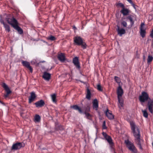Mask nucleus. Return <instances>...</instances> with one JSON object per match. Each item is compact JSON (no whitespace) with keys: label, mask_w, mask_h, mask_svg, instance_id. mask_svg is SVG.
<instances>
[{"label":"nucleus","mask_w":153,"mask_h":153,"mask_svg":"<svg viewBox=\"0 0 153 153\" xmlns=\"http://www.w3.org/2000/svg\"><path fill=\"white\" fill-rule=\"evenodd\" d=\"M22 65L29 70L31 73L33 71V69L31 66H30L29 62L26 61H22Z\"/></svg>","instance_id":"9"},{"label":"nucleus","mask_w":153,"mask_h":153,"mask_svg":"<svg viewBox=\"0 0 153 153\" xmlns=\"http://www.w3.org/2000/svg\"><path fill=\"white\" fill-rule=\"evenodd\" d=\"M103 128L104 129H106V127L105 125V122L104 121L103 122Z\"/></svg>","instance_id":"40"},{"label":"nucleus","mask_w":153,"mask_h":153,"mask_svg":"<svg viewBox=\"0 0 153 153\" xmlns=\"http://www.w3.org/2000/svg\"><path fill=\"white\" fill-rule=\"evenodd\" d=\"M153 59V57L152 56L150 55L148 56L147 59V62L148 63H150L152 61Z\"/></svg>","instance_id":"29"},{"label":"nucleus","mask_w":153,"mask_h":153,"mask_svg":"<svg viewBox=\"0 0 153 153\" xmlns=\"http://www.w3.org/2000/svg\"><path fill=\"white\" fill-rule=\"evenodd\" d=\"M117 98H122V96L123 94V90L121 86L119 85L117 90Z\"/></svg>","instance_id":"10"},{"label":"nucleus","mask_w":153,"mask_h":153,"mask_svg":"<svg viewBox=\"0 0 153 153\" xmlns=\"http://www.w3.org/2000/svg\"><path fill=\"white\" fill-rule=\"evenodd\" d=\"M102 134L110 146L112 147L114 145V143L111 137L108 135L106 133L104 132H102Z\"/></svg>","instance_id":"7"},{"label":"nucleus","mask_w":153,"mask_h":153,"mask_svg":"<svg viewBox=\"0 0 153 153\" xmlns=\"http://www.w3.org/2000/svg\"><path fill=\"white\" fill-rule=\"evenodd\" d=\"M51 98L52 101L54 102H56V96L55 94H53L51 95Z\"/></svg>","instance_id":"26"},{"label":"nucleus","mask_w":153,"mask_h":153,"mask_svg":"<svg viewBox=\"0 0 153 153\" xmlns=\"http://www.w3.org/2000/svg\"><path fill=\"white\" fill-rule=\"evenodd\" d=\"M139 100L140 101L142 102H144L149 100L148 102V106L149 111L152 114L153 113V101L149 98L148 94L145 92H142L141 95L139 97Z\"/></svg>","instance_id":"2"},{"label":"nucleus","mask_w":153,"mask_h":153,"mask_svg":"<svg viewBox=\"0 0 153 153\" xmlns=\"http://www.w3.org/2000/svg\"><path fill=\"white\" fill-rule=\"evenodd\" d=\"M126 0L127 1V0Z\"/></svg>","instance_id":"46"},{"label":"nucleus","mask_w":153,"mask_h":153,"mask_svg":"<svg viewBox=\"0 0 153 153\" xmlns=\"http://www.w3.org/2000/svg\"><path fill=\"white\" fill-rule=\"evenodd\" d=\"M143 60L144 61L145 59V57L144 55L143 56Z\"/></svg>","instance_id":"43"},{"label":"nucleus","mask_w":153,"mask_h":153,"mask_svg":"<svg viewBox=\"0 0 153 153\" xmlns=\"http://www.w3.org/2000/svg\"><path fill=\"white\" fill-rule=\"evenodd\" d=\"M58 59L61 62H64L65 60V56L64 54L61 53L58 55Z\"/></svg>","instance_id":"17"},{"label":"nucleus","mask_w":153,"mask_h":153,"mask_svg":"<svg viewBox=\"0 0 153 153\" xmlns=\"http://www.w3.org/2000/svg\"><path fill=\"white\" fill-rule=\"evenodd\" d=\"M127 1L131 4L135 9H136L135 5L133 3L131 0H127Z\"/></svg>","instance_id":"32"},{"label":"nucleus","mask_w":153,"mask_h":153,"mask_svg":"<svg viewBox=\"0 0 153 153\" xmlns=\"http://www.w3.org/2000/svg\"><path fill=\"white\" fill-rule=\"evenodd\" d=\"M121 12L124 16L127 15L129 12V10L127 9H125L124 8L121 11Z\"/></svg>","instance_id":"21"},{"label":"nucleus","mask_w":153,"mask_h":153,"mask_svg":"<svg viewBox=\"0 0 153 153\" xmlns=\"http://www.w3.org/2000/svg\"><path fill=\"white\" fill-rule=\"evenodd\" d=\"M35 121L39 122L40 121V117L39 115H36L35 117Z\"/></svg>","instance_id":"25"},{"label":"nucleus","mask_w":153,"mask_h":153,"mask_svg":"<svg viewBox=\"0 0 153 153\" xmlns=\"http://www.w3.org/2000/svg\"><path fill=\"white\" fill-rule=\"evenodd\" d=\"M121 24L124 27H126L127 26V23L126 22L124 21L122 22Z\"/></svg>","instance_id":"35"},{"label":"nucleus","mask_w":153,"mask_h":153,"mask_svg":"<svg viewBox=\"0 0 153 153\" xmlns=\"http://www.w3.org/2000/svg\"><path fill=\"white\" fill-rule=\"evenodd\" d=\"M25 146L24 143H23L17 142L13 144L11 148V150H19L22 147Z\"/></svg>","instance_id":"6"},{"label":"nucleus","mask_w":153,"mask_h":153,"mask_svg":"<svg viewBox=\"0 0 153 153\" xmlns=\"http://www.w3.org/2000/svg\"><path fill=\"white\" fill-rule=\"evenodd\" d=\"M73 28L74 29H76V27H75V26H74L73 27Z\"/></svg>","instance_id":"44"},{"label":"nucleus","mask_w":153,"mask_h":153,"mask_svg":"<svg viewBox=\"0 0 153 153\" xmlns=\"http://www.w3.org/2000/svg\"><path fill=\"white\" fill-rule=\"evenodd\" d=\"M0 22L1 23L4 25L5 30L7 31L8 32H9L10 31V26L8 25L5 24L4 21L1 18L0 19Z\"/></svg>","instance_id":"13"},{"label":"nucleus","mask_w":153,"mask_h":153,"mask_svg":"<svg viewBox=\"0 0 153 153\" xmlns=\"http://www.w3.org/2000/svg\"><path fill=\"white\" fill-rule=\"evenodd\" d=\"M71 108H73L74 110H78V111L80 113H82V111L81 108L79 107L77 105H74L72 106H71Z\"/></svg>","instance_id":"20"},{"label":"nucleus","mask_w":153,"mask_h":153,"mask_svg":"<svg viewBox=\"0 0 153 153\" xmlns=\"http://www.w3.org/2000/svg\"><path fill=\"white\" fill-rule=\"evenodd\" d=\"M105 113L106 116L109 120H112L114 119V116L113 115L112 112L107 109Z\"/></svg>","instance_id":"11"},{"label":"nucleus","mask_w":153,"mask_h":153,"mask_svg":"<svg viewBox=\"0 0 153 153\" xmlns=\"http://www.w3.org/2000/svg\"><path fill=\"white\" fill-rule=\"evenodd\" d=\"M125 143L127 147L130 150L134 153H137V150L133 143L128 140H126Z\"/></svg>","instance_id":"5"},{"label":"nucleus","mask_w":153,"mask_h":153,"mask_svg":"<svg viewBox=\"0 0 153 153\" xmlns=\"http://www.w3.org/2000/svg\"><path fill=\"white\" fill-rule=\"evenodd\" d=\"M73 62L77 69H80L81 67L78 57L76 56L73 59Z\"/></svg>","instance_id":"8"},{"label":"nucleus","mask_w":153,"mask_h":153,"mask_svg":"<svg viewBox=\"0 0 153 153\" xmlns=\"http://www.w3.org/2000/svg\"><path fill=\"white\" fill-rule=\"evenodd\" d=\"M130 123L131 129L133 131L134 135L135 138V142L138 146L139 148L142 150L143 148L141 145V140L140 138V134L139 130L134 122H131Z\"/></svg>","instance_id":"1"},{"label":"nucleus","mask_w":153,"mask_h":153,"mask_svg":"<svg viewBox=\"0 0 153 153\" xmlns=\"http://www.w3.org/2000/svg\"><path fill=\"white\" fill-rule=\"evenodd\" d=\"M36 97V94L34 92H32L30 93V96L29 98V103H31L35 99Z\"/></svg>","instance_id":"14"},{"label":"nucleus","mask_w":153,"mask_h":153,"mask_svg":"<svg viewBox=\"0 0 153 153\" xmlns=\"http://www.w3.org/2000/svg\"><path fill=\"white\" fill-rule=\"evenodd\" d=\"M93 109H95L96 110H98V103L97 99H94L93 102Z\"/></svg>","instance_id":"18"},{"label":"nucleus","mask_w":153,"mask_h":153,"mask_svg":"<svg viewBox=\"0 0 153 153\" xmlns=\"http://www.w3.org/2000/svg\"><path fill=\"white\" fill-rule=\"evenodd\" d=\"M74 41L75 44L78 45H81L83 49L86 48L87 45L83 41V39L80 36H76L74 38Z\"/></svg>","instance_id":"4"},{"label":"nucleus","mask_w":153,"mask_h":153,"mask_svg":"<svg viewBox=\"0 0 153 153\" xmlns=\"http://www.w3.org/2000/svg\"><path fill=\"white\" fill-rule=\"evenodd\" d=\"M128 18L129 20L131 22V25H133L134 23V22L133 21L132 18L131 16H129L128 17Z\"/></svg>","instance_id":"33"},{"label":"nucleus","mask_w":153,"mask_h":153,"mask_svg":"<svg viewBox=\"0 0 153 153\" xmlns=\"http://www.w3.org/2000/svg\"><path fill=\"white\" fill-rule=\"evenodd\" d=\"M36 106L37 108L42 107L45 105V102L44 101L41 100L39 101H38L35 103Z\"/></svg>","instance_id":"12"},{"label":"nucleus","mask_w":153,"mask_h":153,"mask_svg":"<svg viewBox=\"0 0 153 153\" xmlns=\"http://www.w3.org/2000/svg\"><path fill=\"white\" fill-rule=\"evenodd\" d=\"M47 39L52 41L56 40V38L54 36L51 35L48 37Z\"/></svg>","instance_id":"30"},{"label":"nucleus","mask_w":153,"mask_h":153,"mask_svg":"<svg viewBox=\"0 0 153 153\" xmlns=\"http://www.w3.org/2000/svg\"><path fill=\"white\" fill-rule=\"evenodd\" d=\"M84 114H85V117L87 119L90 120H91V118L92 117V115H91L88 112H86V111H85Z\"/></svg>","instance_id":"23"},{"label":"nucleus","mask_w":153,"mask_h":153,"mask_svg":"<svg viewBox=\"0 0 153 153\" xmlns=\"http://www.w3.org/2000/svg\"><path fill=\"white\" fill-rule=\"evenodd\" d=\"M97 89L99 91H102V89L101 88V87L100 84H98L97 85Z\"/></svg>","instance_id":"34"},{"label":"nucleus","mask_w":153,"mask_h":153,"mask_svg":"<svg viewBox=\"0 0 153 153\" xmlns=\"http://www.w3.org/2000/svg\"><path fill=\"white\" fill-rule=\"evenodd\" d=\"M6 20L8 23L15 30H17L20 34H22L23 33L22 29L19 26V23L16 19L13 17L10 18H7Z\"/></svg>","instance_id":"3"},{"label":"nucleus","mask_w":153,"mask_h":153,"mask_svg":"<svg viewBox=\"0 0 153 153\" xmlns=\"http://www.w3.org/2000/svg\"><path fill=\"white\" fill-rule=\"evenodd\" d=\"M2 86L5 89H6L9 88L7 85H6L5 83H3V84Z\"/></svg>","instance_id":"37"},{"label":"nucleus","mask_w":153,"mask_h":153,"mask_svg":"<svg viewBox=\"0 0 153 153\" xmlns=\"http://www.w3.org/2000/svg\"><path fill=\"white\" fill-rule=\"evenodd\" d=\"M114 79L117 83H120V79L118 77L115 76L114 77Z\"/></svg>","instance_id":"31"},{"label":"nucleus","mask_w":153,"mask_h":153,"mask_svg":"<svg viewBox=\"0 0 153 153\" xmlns=\"http://www.w3.org/2000/svg\"><path fill=\"white\" fill-rule=\"evenodd\" d=\"M9 94H6L4 95V96L5 97H7L8 96V95Z\"/></svg>","instance_id":"42"},{"label":"nucleus","mask_w":153,"mask_h":153,"mask_svg":"<svg viewBox=\"0 0 153 153\" xmlns=\"http://www.w3.org/2000/svg\"><path fill=\"white\" fill-rule=\"evenodd\" d=\"M140 35L142 38H144L146 34V30L140 31Z\"/></svg>","instance_id":"28"},{"label":"nucleus","mask_w":153,"mask_h":153,"mask_svg":"<svg viewBox=\"0 0 153 153\" xmlns=\"http://www.w3.org/2000/svg\"><path fill=\"white\" fill-rule=\"evenodd\" d=\"M145 23L144 22H142L140 27V31L146 30V28H145Z\"/></svg>","instance_id":"24"},{"label":"nucleus","mask_w":153,"mask_h":153,"mask_svg":"<svg viewBox=\"0 0 153 153\" xmlns=\"http://www.w3.org/2000/svg\"><path fill=\"white\" fill-rule=\"evenodd\" d=\"M91 93L90 90L87 88V94H86V97L88 100H90L91 99Z\"/></svg>","instance_id":"22"},{"label":"nucleus","mask_w":153,"mask_h":153,"mask_svg":"<svg viewBox=\"0 0 153 153\" xmlns=\"http://www.w3.org/2000/svg\"><path fill=\"white\" fill-rule=\"evenodd\" d=\"M51 76V74L45 72L44 73L43 78L46 80L49 81L50 79Z\"/></svg>","instance_id":"16"},{"label":"nucleus","mask_w":153,"mask_h":153,"mask_svg":"<svg viewBox=\"0 0 153 153\" xmlns=\"http://www.w3.org/2000/svg\"><path fill=\"white\" fill-rule=\"evenodd\" d=\"M142 111L143 113V116L146 118H147L148 117V114L146 110H142Z\"/></svg>","instance_id":"27"},{"label":"nucleus","mask_w":153,"mask_h":153,"mask_svg":"<svg viewBox=\"0 0 153 153\" xmlns=\"http://www.w3.org/2000/svg\"><path fill=\"white\" fill-rule=\"evenodd\" d=\"M118 100L119 103L118 106L120 109H121L123 106V100L122 98H118Z\"/></svg>","instance_id":"19"},{"label":"nucleus","mask_w":153,"mask_h":153,"mask_svg":"<svg viewBox=\"0 0 153 153\" xmlns=\"http://www.w3.org/2000/svg\"><path fill=\"white\" fill-rule=\"evenodd\" d=\"M118 28L117 30L118 33L120 36H121L122 35L126 33L125 30L123 28H120L119 26H117Z\"/></svg>","instance_id":"15"},{"label":"nucleus","mask_w":153,"mask_h":153,"mask_svg":"<svg viewBox=\"0 0 153 153\" xmlns=\"http://www.w3.org/2000/svg\"><path fill=\"white\" fill-rule=\"evenodd\" d=\"M118 5L120 7H123V8H124V5L123 4H122V3H120L118 4Z\"/></svg>","instance_id":"39"},{"label":"nucleus","mask_w":153,"mask_h":153,"mask_svg":"<svg viewBox=\"0 0 153 153\" xmlns=\"http://www.w3.org/2000/svg\"><path fill=\"white\" fill-rule=\"evenodd\" d=\"M1 102V101H0V102Z\"/></svg>","instance_id":"45"},{"label":"nucleus","mask_w":153,"mask_h":153,"mask_svg":"<svg viewBox=\"0 0 153 153\" xmlns=\"http://www.w3.org/2000/svg\"><path fill=\"white\" fill-rule=\"evenodd\" d=\"M5 90L7 92V94H9L11 92V91L9 88L5 89Z\"/></svg>","instance_id":"36"},{"label":"nucleus","mask_w":153,"mask_h":153,"mask_svg":"<svg viewBox=\"0 0 153 153\" xmlns=\"http://www.w3.org/2000/svg\"><path fill=\"white\" fill-rule=\"evenodd\" d=\"M150 36L152 38H153V29L152 31L151 34H150Z\"/></svg>","instance_id":"41"},{"label":"nucleus","mask_w":153,"mask_h":153,"mask_svg":"<svg viewBox=\"0 0 153 153\" xmlns=\"http://www.w3.org/2000/svg\"><path fill=\"white\" fill-rule=\"evenodd\" d=\"M90 111V108L89 106H88L86 108L85 110V111L86 112H87L89 111Z\"/></svg>","instance_id":"38"}]
</instances>
